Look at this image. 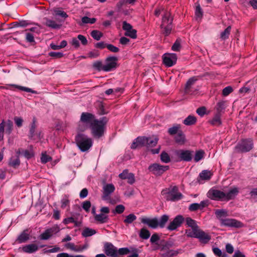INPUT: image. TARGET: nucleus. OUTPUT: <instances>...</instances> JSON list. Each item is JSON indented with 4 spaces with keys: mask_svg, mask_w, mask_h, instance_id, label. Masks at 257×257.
Listing matches in <instances>:
<instances>
[{
    "mask_svg": "<svg viewBox=\"0 0 257 257\" xmlns=\"http://www.w3.org/2000/svg\"><path fill=\"white\" fill-rule=\"evenodd\" d=\"M23 154L24 156L27 159H30L34 156V153L31 151L23 150Z\"/></svg>",
    "mask_w": 257,
    "mask_h": 257,
    "instance_id": "obj_61",
    "label": "nucleus"
},
{
    "mask_svg": "<svg viewBox=\"0 0 257 257\" xmlns=\"http://www.w3.org/2000/svg\"><path fill=\"white\" fill-rule=\"evenodd\" d=\"M226 107V101L220 100L217 102L215 106L217 113H221Z\"/></svg>",
    "mask_w": 257,
    "mask_h": 257,
    "instance_id": "obj_32",
    "label": "nucleus"
},
{
    "mask_svg": "<svg viewBox=\"0 0 257 257\" xmlns=\"http://www.w3.org/2000/svg\"><path fill=\"white\" fill-rule=\"evenodd\" d=\"M207 196L212 200H225V193L216 189H210L207 193Z\"/></svg>",
    "mask_w": 257,
    "mask_h": 257,
    "instance_id": "obj_9",
    "label": "nucleus"
},
{
    "mask_svg": "<svg viewBox=\"0 0 257 257\" xmlns=\"http://www.w3.org/2000/svg\"><path fill=\"white\" fill-rule=\"evenodd\" d=\"M175 155L180 161H190L192 158V152L189 150H179L175 152Z\"/></svg>",
    "mask_w": 257,
    "mask_h": 257,
    "instance_id": "obj_8",
    "label": "nucleus"
},
{
    "mask_svg": "<svg viewBox=\"0 0 257 257\" xmlns=\"http://www.w3.org/2000/svg\"><path fill=\"white\" fill-rule=\"evenodd\" d=\"M20 164V160L19 156L16 157H12L9 162V165L15 168H16L19 166Z\"/></svg>",
    "mask_w": 257,
    "mask_h": 257,
    "instance_id": "obj_31",
    "label": "nucleus"
},
{
    "mask_svg": "<svg viewBox=\"0 0 257 257\" xmlns=\"http://www.w3.org/2000/svg\"><path fill=\"white\" fill-rule=\"evenodd\" d=\"M223 226L239 228L243 226V224L239 221L232 218H224L220 222Z\"/></svg>",
    "mask_w": 257,
    "mask_h": 257,
    "instance_id": "obj_14",
    "label": "nucleus"
},
{
    "mask_svg": "<svg viewBox=\"0 0 257 257\" xmlns=\"http://www.w3.org/2000/svg\"><path fill=\"white\" fill-rule=\"evenodd\" d=\"M95 18H90L87 17H83L82 18V22L83 24H94L96 22Z\"/></svg>",
    "mask_w": 257,
    "mask_h": 257,
    "instance_id": "obj_49",
    "label": "nucleus"
},
{
    "mask_svg": "<svg viewBox=\"0 0 257 257\" xmlns=\"http://www.w3.org/2000/svg\"><path fill=\"white\" fill-rule=\"evenodd\" d=\"M37 127L36 120L35 118L33 119V122L31 125L30 129V137L33 138L35 135V131Z\"/></svg>",
    "mask_w": 257,
    "mask_h": 257,
    "instance_id": "obj_38",
    "label": "nucleus"
},
{
    "mask_svg": "<svg viewBox=\"0 0 257 257\" xmlns=\"http://www.w3.org/2000/svg\"><path fill=\"white\" fill-rule=\"evenodd\" d=\"M95 116L89 112H82L81 113L78 130L80 132H84L88 126H90L94 121L96 120Z\"/></svg>",
    "mask_w": 257,
    "mask_h": 257,
    "instance_id": "obj_4",
    "label": "nucleus"
},
{
    "mask_svg": "<svg viewBox=\"0 0 257 257\" xmlns=\"http://www.w3.org/2000/svg\"><path fill=\"white\" fill-rule=\"evenodd\" d=\"M117 59L115 57H109L106 60V64L102 67V70L110 71L116 67Z\"/></svg>",
    "mask_w": 257,
    "mask_h": 257,
    "instance_id": "obj_13",
    "label": "nucleus"
},
{
    "mask_svg": "<svg viewBox=\"0 0 257 257\" xmlns=\"http://www.w3.org/2000/svg\"><path fill=\"white\" fill-rule=\"evenodd\" d=\"M146 137H138L134 140L131 147L133 149L137 148V145H136V143H138L139 147L146 146Z\"/></svg>",
    "mask_w": 257,
    "mask_h": 257,
    "instance_id": "obj_24",
    "label": "nucleus"
},
{
    "mask_svg": "<svg viewBox=\"0 0 257 257\" xmlns=\"http://www.w3.org/2000/svg\"><path fill=\"white\" fill-rule=\"evenodd\" d=\"M215 214L220 222L228 215V212L225 209H216L215 210Z\"/></svg>",
    "mask_w": 257,
    "mask_h": 257,
    "instance_id": "obj_25",
    "label": "nucleus"
},
{
    "mask_svg": "<svg viewBox=\"0 0 257 257\" xmlns=\"http://www.w3.org/2000/svg\"><path fill=\"white\" fill-rule=\"evenodd\" d=\"M137 219V217L134 214H130L126 216L124 222L127 224L132 223Z\"/></svg>",
    "mask_w": 257,
    "mask_h": 257,
    "instance_id": "obj_45",
    "label": "nucleus"
},
{
    "mask_svg": "<svg viewBox=\"0 0 257 257\" xmlns=\"http://www.w3.org/2000/svg\"><path fill=\"white\" fill-rule=\"evenodd\" d=\"M199 228H197L186 230V234L188 237L196 238L199 231Z\"/></svg>",
    "mask_w": 257,
    "mask_h": 257,
    "instance_id": "obj_34",
    "label": "nucleus"
},
{
    "mask_svg": "<svg viewBox=\"0 0 257 257\" xmlns=\"http://www.w3.org/2000/svg\"><path fill=\"white\" fill-rule=\"evenodd\" d=\"M125 209V207L123 205H118L115 207V210L113 211L114 213L120 214L122 213Z\"/></svg>",
    "mask_w": 257,
    "mask_h": 257,
    "instance_id": "obj_54",
    "label": "nucleus"
},
{
    "mask_svg": "<svg viewBox=\"0 0 257 257\" xmlns=\"http://www.w3.org/2000/svg\"><path fill=\"white\" fill-rule=\"evenodd\" d=\"M160 239V237L157 233L153 234L151 237L150 241L152 243H156Z\"/></svg>",
    "mask_w": 257,
    "mask_h": 257,
    "instance_id": "obj_64",
    "label": "nucleus"
},
{
    "mask_svg": "<svg viewBox=\"0 0 257 257\" xmlns=\"http://www.w3.org/2000/svg\"><path fill=\"white\" fill-rule=\"evenodd\" d=\"M10 86L15 87V88H18L19 89H20L21 90L24 91L26 92H31L32 93H34V94L37 93V92L36 91L33 90V89H32L30 88H28V87L21 86H19L18 85H16V84H11V85H10Z\"/></svg>",
    "mask_w": 257,
    "mask_h": 257,
    "instance_id": "obj_37",
    "label": "nucleus"
},
{
    "mask_svg": "<svg viewBox=\"0 0 257 257\" xmlns=\"http://www.w3.org/2000/svg\"><path fill=\"white\" fill-rule=\"evenodd\" d=\"M161 160L162 162L168 163L170 161L169 155L166 152H163L161 154Z\"/></svg>",
    "mask_w": 257,
    "mask_h": 257,
    "instance_id": "obj_47",
    "label": "nucleus"
},
{
    "mask_svg": "<svg viewBox=\"0 0 257 257\" xmlns=\"http://www.w3.org/2000/svg\"><path fill=\"white\" fill-rule=\"evenodd\" d=\"M5 127V122L3 120L0 123V141H3L4 139Z\"/></svg>",
    "mask_w": 257,
    "mask_h": 257,
    "instance_id": "obj_53",
    "label": "nucleus"
},
{
    "mask_svg": "<svg viewBox=\"0 0 257 257\" xmlns=\"http://www.w3.org/2000/svg\"><path fill=\"white\" fill-rule=\"evenodd\" d=\"M118 176L121 179H127V183L130 184H133L135 182L134 174L129 173L126 169L123 170L121 173L119 174Z\"/></svg>",
    "mask_w": 257,
    "mask_h": 257,
    "instance_id": "obj_17",
    "label": "nucleus"
},
{
    "mask_svg": "<svg viewBox=\"0 0 257 257\" xmlns=\"http://www.w3.org/2000/svg\"><path fill=\"white\" fill-rule=\"evenodd\" d=\"M231 27L228 26L223 32L220 34V38L222 40H225L227 39L230 33Z\"/></svg>",
    "mask_w": 257,
    "mask_h": 257,
    "instance_id": "obj_43",
    "label": "nucleus"
},
{
    "mask_svg": "<svg viewBox=\"0 0 257 257\" xmlns=\"http://www.w3.org/2000/svg\"><path fill=\"white\" fill-rule=\"evenodd\" d=\"M180 128V125L177 124L168 130V132L170 135H175L177 133L178 130Z\"/></svg>",
    "mask_w": 257,
    "mask_h": 257,
    "instance_id": "obj_50",
    "label": "nucleus"
},
{
    "mask_svg": "<svg viewBox=\"0 0 257 257\" xmlns=\"http://www.w3.org/2000/svg\"><path fill=\"white\" fill-rule=\"evenodd\" d=\"M54 12L56 15L59 16L62 18H66L68 17L67 14L64 11L60 10H56Z\"/></svg>",
    "mask_w": 257,
    "mask_h": 257,
    "instance_id": "obj_60",
    "label": "nucleus"
},
{
    "mask_svg": "<svg viewBox=\"0 0 257 257\" xmlns=\"http://www.w3.org/2000/svg\"><path fill=\"white\" fill-rule=\"evenodd\" d=\"M39 249L38 246L36 244H29L24 246L22 247V250L28 253H32L36 252Z\"/></svg>",
    "mask_w": 257,
    "mask_h": 257,
    "instance_id": "obj_23",
    "label": "nucleus"
},
{
    "mask_svg": "<svg viewBox=\"0 0 257 257\" xmlns=\"http://www.w3.org/2000/svg\"><path fill=\"white\" fill-rule=\"evenodd\" d=\"M163 62L167 67H171L176 64L177 57L176 54L166 53L163 55Z\"/></svg>",
    "mask_w": 257,
    "mask_h": 257,
    "instance_id": "obj_11",
    "label": "nucleus"
},
{
    "mask_svg": "<svg viewBox=\"0 0 257 257\" xmlns=\"http://www.w3.org/2000/svg\"><path fill=\"white\" fill-rule=\"evenodd\" d=\"M181 45L180 41L177 40L172 47V50L174 51H179L180 49Z\"/></svg>",
    "mask_w": 257,
    "mask_h": 257,
    "instance_id": "obj_57",
    "label": "nucleus"
},
{
    "mask_svg": "<svg viewBox=\"0 0 257 257\" xmlns=\"http://www.w3.org/2000/svg\"><path fill=\"white\" fill-rule=\"evenodd\" d=\"M177 254V252L173 250L167 251L166 253L163 254L164 257H172Z\"/></svg>",
    "mask_w": 257,
    "mask_h": 257,
    "instance_id": "obj_63",
    "label": "nucleus"
},
{
    "mask_svg": "<svg viewBox=\"0 0 257 257\" xmlns=\"http://www.w3.org/2000/svg\"><path fill=\"white\" fill-rule=\"evenodd\" d=\"M196 238L201 242L206 243L211 239V236L199 228Z\"/></svg>",
    "mask_w": 257,
    "mask_h": 257,
    "instance_id": "obj_20",
    "label": "nucleus"
},
{
    "mask_svg": "<svg viewBox=\"0 0 257 257\" xmlns=\"http://www.w3.org/2000/svg\"><path fill=\"white\" fill-rule=\"evenodd\" d=\"M187 224L191 227V228H199L198 226L196 224L195 220H193L191 218H187L186 219Z\"/></svg>",
    "mask_w": 257,
    "mask_h": 257,
    "instance_id": "obj_44",
    "label": "nucleus"
},
{
    "mask_svg": "<svg viewBox=\"0 0 257 257\" xmlns=\"http://www.w3.org/2000/svg\"><path fill=\"white\" fill-rule=\"evenodd\" d=\"M44 25L47 27H49L54 29H60L61 27V25L57 23L56 21L49 19L48 18H45L44 19Z\"/></svg>",
    "mask_w": 257,
    "mask_h": 257,
    "instance_id": "obj_22",
    "label": "nucleus"
},
{
    "mask_svg": "<svg viewBox=\"0 0 257 257\" xmlns=\"http://www.w3.org/2000/svg\"><path fill=\"white\" fill-rule=\"evenodd\" d=\"M203 16V12L199 5L196 6L195 10V17L197 20L200 21Z\"/></svg>",
    "mask_w": 257,
    "mask_h": 257,
    "instance_id": "obj_41",
    "label": "nucleus"
},
{
    "mask_svg": "<svg viewBox=\"0 0 257 257\" xmlns=\"http://www.w3.org/2000/svg\"><path fill=\"white\" fill-rule=\"evenodd\" d=\"M107 122L106 117H102L97 119L90 126L92 135L95 138L99 139L102 137L105 130V125Z\"/></svg>",
    "mask_w": 257,
    "mask_h": 257,
    "instance_id": "obj_1",
    "label": "nucleus"
},
{
    "mask_svg": "<svg viewBox=\"0 0 257 257\" xmlns=\"http://www.w3.org/2000/svg\"><path fill=\"white\" fill-rule=\"evenodd\" d=\"M182 197V194L178 192V188L176 186L170 188L166 195V199L172 201L180 200Z\"/></svg>",
    "mask_w": 257,
    "mask_h": 257,
    "instance_id": "obj_6",
    "label": "nucleus"
},
{
    "mask_svg": "<svg viewBox=\"0 0 257 257\" xmlns=\"http://www.w3.org/2000/svg\"><path fill=\"white\" fill-rule=\"evenodd\" d=\"M169 169L168 166L161 165L154 163L149 166L148 170L156 176H160Z\"/></svg>",
    "mask_w": 257,
    "mask_h": 257,
    "instance_id": "obj_7",
    "label": "nucleus"
},
{
    "mask_svg": "<svg viewBox=\"0 0 257 257\" xmlns=\"http://www.w3.org/2000/svg\"><path fill=\"white\" fill-rule=\"evenodd\" d=\"M94 219L96 221L100 223H104L108 221V217L107 215L100 213L99 214H96L94 216Z\"/></svg>",
    "mask_w": 257,
    "mask_h": 257,
    "instance_id": "obj_27",
    "label": "nucleus"
},
{
    "mask_svg": "<svg viewBox=\"0 0 257 257\" xmlns=\"http://www.w3.org/2000/svg\"><path fill=\"white\" fill-rule=\"evenodd\" d=\"M232 91L233 89L231 86H227L222 90V95L224 96H226L228 95Z\"/></svg>",
    "mask_w": 257,
    "mask_h": 257,
    "instance_id": "obj_55",
    "label": "nucleus"
},
{
    "mask_svg": "<svg viewBox=\"0 0 257 257\" xmlns=\"http://www.w3.org/2000/svg\"><path fill=\"white\" fill-rule=\"evenodd\" d=\"M212 175V174L210 171L208 170H204L200 173L199 178L198 179V181L201 183V180L206 181L209 180L211 178Z\"/></svg>",
    "mask_w": 257,
    "mask_h": 257,
    "instance_id": "obj_26",
    "label": "nucleus"
},
{
    "mask_svg": "<svg viewBox=\"0 0 257 257\" xmlns=\"http://www.w3.org/2000/svg\"><path fill=\"white\" fill-rule=\"evenodd\" d=\"M140 236L143 239H147L150 236V233L148 229L144 228L140 231Z\"/></svg>",
    "mask_w": 257,
    "mask_h": 257,
    "instance_id": "obj_39",
    "label": "nucleus"
},
{
    "mask_svg": "<svg viewBox=\"0 0 257 257\" xmlns=\"http://www.w3.org/2000/svg\"><path fill=\"white\" fill-rule=\"evenodd\" d=\"M253 148V142L251 139L242 140L236 146L235 149L238 153H246L250 151Z\"/></svg>",
    "mask_w": 257,
    "mask_h": 257,
    "instance_id": "obj_5",
    "label": "nucleus"
},
{
    "mask_svg": "<svg viewBox=\"0 0 257 257\" xmlns=\"http://www.w3.org/2000/svg\"><path fill=\"white\" fill-rule=\"evenodd\" d=\"M95 230L90 228H85L83 229L82 235L84 237H88L92 236L96 233Z\"/></svg>",
    "mask_w": 257,
    "mask_h": 257,
    "instance_id": "obj_36",
    "label": "nucleus"
},
{
    "mask_svg": "<svg viewBox=\"0 0 257 257\" xmlns=\"http://www.w3.org/2000/svg\"><path fill=\"white\" fill-rule=\"evenodd\" d=\"M77 147L81 151H87L92 146V140L87 136L83 134H78L75 137Z\"/></svg>",
    "mask_w": 257,
    "mask_h": 257,
    "instance_id": "obj_3",
    "label": "nucleus"
},
{
    "mask_svg": "<svg viewBox=\"0 0 257 257\" xmlns=\"http://www.w3.org/2000/svg\"><path fill=\"white\" fill-rule=\"evenodd\" d=\"M169 219V216L167 215H163L161 216L160 220H158L159 226L163 228Z\"/></svg>",
    "mask_w": 257,
    "mask_h": 257,
    "instance_id": "obj_40",
    "label": "nucleus"
},
{
    "mask_svg": "<svg viewBox=\"0 0 257 257\" xmlns=\"http://www.w3.org/2000/svg\"><path fill=\"white\" fill-rule=\"evenodd\" d=\"M29 239V234L26 231H24L18 237L17 240L19 243L26 242Z\"/></svg>",
    "mask_w": 257,
    "mask_h": 257,
    "instance_id": "obj_35",
    "label": "nucleus"
},
{
    "mask_svg": "<svg viewBox=\"0 0 257 257\" xmlns=\"http://www.w3.org/2000/svg\"><path fill=\"white\" fill-rule=\"evenodd\" d=\"M103 34L101 32L97 30H93L91 32V37L96 40H99L102 37Z\"/></svg>",
    "mask_w": 257,
    "mask_h": 257,
    "instance_id": "obj_42",
    "label": "nucleus"
},
{
    "mask_svg": "<svg viewBox=\"0 0 257 257\" xmlns=\"http://www.w3.org/2000/svg\"><path fill=\"white\" fill-rule=\"evenodd\" d=\"M60 228L58 225H55L53 227L46 229L40 235V238L42 240H47L49 239L53 234L56 233L60 231Z\"/></svg>",
    "mask_w": 257,
    "mask_h": 257,
    "instance_id": "obj_10",
    "label": "nucleus"
},
{
    "mask_svg": "<svg viewBox=\"0 0 257 257\" xmlns=\"http://www.w3.org/2000/svg\"><path fill=\"white\" fill-rule=\"evenodd\" d=\"M173 17L171 13L168 11H165L163 13L160 28L162 33L165 36H168L172 29Z\"/></svg>",
    "mask_w": 257,
    "mask_h": 257,
    "instance_id": "obj_2",
    "label": "nucleus"
},
{
    "mask_svg": "<svg viewBox=\"0 0 257 257\" xmlns=\"http://www.w3.org/2000/svg\"><path fill=\"white\" fill-rule=\"evenodd\" d=\"M184 220V217L182 215H177L175 217L172 221H171L167 226V229L169 230H174L179 227Z\"/></svg>",
    "mask_w": 257,
    "mask_h": 257,
    "instance_id": "obj_16",
    "label": "nucleus"
},
{
    "mask_svg": "<svg viewBox=\"0 0 257 257\" xmlns=\"http://www.w3.org/2000/svg\"><path fill=\"white\" fill-rule=\"evenodd\" d=\"M77 39L79 41H80L81 42V44L85 46L88 43V41L86 38L82 35H78L77 36Z\"/></svg>",
    "mask_w": 257,
    "mask_h": 257,
    "instance_id": "obj_58",
    "label": "nucleus"
},
{
    "mask_svg": "<svg viewBox=\"0 0 257 257\" xmlns=\"http://www.w3.org/2000/svg\"><path fill=\"white\" fill-rule=\"evenodd\" d=\"M51 157L47 155L46 153H43L41 157V162L43 163H46L51 160Z\"/></svg>",
    "mask_w": 257,
    "mask_h": 257,
    "instance_id": "obj_51",
    "label": "nucleus"
},
{
    "mask_svg": "<svg viewBox=\"0 0 257 257\" xmlns=\"http://www.w3.org/2000/svg\"><path fill=\"white\" fill-rule=\"evenodd\" d=\"M141 222L143 223L147 224L152 228H156L159 226L158 220L157 218L151 219L148 217H143L141 219Z\"/></svg>",
    "mask_w": 257,
    "mask_h": 257,
    "instance_id": "obj_19",
    "label": "nucleus"
},
{
    "mask_svg": "<svg viewBox=\"0 0 257 257\" xmlns=\"http://www.w3.org/2000/svg\"><path fill=\"white\" fill-rule=\"evenodd\" d=\"M204 154V152L202 150L197 151L195 155L194 161L197 162L201 160L203 158Z\"/></svg>",
    "mask_w": 257,
    "mask_h": 257,
    "instance_id": "obj_48",
    "label": "nucleus"
},
{
    "mask_svg": "<svg viewBox=\"0 0 257 257\" xmlns=\"http://www.w3.org/2000/svg\"><path fill=\"white\" fill-rule=\"evenodd\" d=\"M238 193V188L234 187L230 188L229 191L225 193V200L228 201L229 200L233 199L237 195Z\"/></svg>",
    "mask_w": 257,
    "mask_h": 257,
    "instance_id": "obj_21",
    "label": "nucleus"
},
{
    "mask_svg": "<svg viewBox=\"0 0 257 257\" xmlns=\"http://www.w3.org/2000/svg\"><path fill=\"white\" fill-rule=\"evenodd\" d=\"M115 187L112 184H106L103 187V199H107V197L114 192Z\"/></svg>",
    "mask_w": 257,
    "mask_h": 257,
    "instance_id": "obj_18",
    "label": "nucleus"
},
{
    "mask_svg": "<svg viewBox=\"0 0 257 257\" xmlns=\"http://www.w3.org/2000/svg\"><path fill=\"white\" fill-rule=\"evenodd\" d=\"M5 126L6 127V133L10 135L11 133L13 130V122L10 120H8L7 123L6 124H5Z\"/></svg>",
    "mask_w": 257,
    "mask_h": 257,
    "instance_id": "obj_52",
    "label": "nucleus"
},
{
    "mask_svg": "<svg viewBox=\"0 0 257 257\" xmlns=\"http://www.w3.org/2000/svg\"><path fill=\"white\" fill-rule=\"evenodd\" d=\"M122 29L125 31L124 35L133 39L137 37V31L133 28L132 26L126 21L122 22Z\"/></svg>",
    "mask_w": 257,
    "mask_h": 257,
    "instance_id": "obj_12",
    "label": "nucleus"
},
{
    "mask_svg": "<svg viewBox=\"0 0 257 257\" xmlns=\"http://www.w3.org/2000/svg\"><path fill=\"white\" fill-rule=\"evenodd\" d=\"M130 251L129 249L127 247L120 248L117 250V254L118 253L120 255L127 254Z\"/></svg>",
    "mask_w": 257,
    "mask_h": 257,
    "instance_id": "obj_62",
    "label": "nucleus"
},
{
    "mask_svg": "<svg viewBox=\"0 0 257 257\" xmlns=\"http://www.w3.org/2000/svg\"><path fill=\"white\" fill-rule=\"evenodd\" d=\"M197 80L196 77H192L189 79L187 81L185 86V92L189 93V90L191 88L192 86L194 84L195 82Z\"/></svg>",
    "mask_w": 257,
    "mask_h": 257,
    "instance_id": "obj_30",
    "label": "nucleus"
},
{
    "mask_svg": "<svg viewBox=\"0 0 257 257\" xmlns=\"http://www.w3.org/2000/svg\"><path fill=\"white\" fill-rule=\"evenodd\" d=\"M106 48L111 52L114 53H117L119 51V49L117 47L112 44H107Z\"/></svg>",
    "mask_w": 257,
    "mask_h": 257,
    "instance_id": "obj_59",
    "label": "nucleus"
},
{
    "mask_svg": "<svg viewBox=\"0 0 257 257\" xmlns=\"http://www.w3.org/2000/svg\"><path fill=\"white\" fill-rule=\"evenodd\" d=\"M176 142L179 144H183L185 142V137L182 132L178 133L175 137Z\"/></svg>",
    "mask_w": 257,
    "mask_h": 257,
    "instance_id": "obj_46",
    "label": "nucleus"
},
{
    "mask_svg": "<svg viewBox=\"0 0 257 257\" xmlns=\"http://www.w3.org/2000/svg\"><path fill=\"white\" fill-rule=\"evenodd\" d=\"M104 251L109 256L115 257L117 255V249L111 243L106 242L104 245Z\"/></svg>",
    "mask_w": 257,
    "mask_h": 257,
    "instance_id": "obj_15",
    "label": "nucleus"
},
{
    "mask_svg": "<svg viewBox=\"0 0 257 257\" xmlns=\"http://www.w3.org/2000/svg\"><path fill=\"white\" fill-rule=\"evenodd\" d=\"M221 114L219 113H216L212 119L210 120V123L213 125L219 126L221 124V121L220 119Z\"/></svg>",
    "mask_w": 257,
    "mask_h": 257,
    "instance_id": "obj_28",
    "label": "nucleus"
},
{
    "mask_svg": "<svg viewBox=\"0 0 257 257\" xmlns=\"http://www.w3.org/2000/svg\"><path fill=\"white\" fill-rule=\"evenodd\" d=\"M146 146L147 147H153L156 145L158 143V139L156 137L146 138Z\"/></svg>",
    "mask_w": 257,
    "mask_h": 257,
    "instance_id": "obj_29",
    "label": "nucleus"
},
{
    "mask_svg": "<svg viewBox=\"0 0 257 257\" xmlns=\"http://www.w3.org/2000/svg\"><path fill=\"white\" fill-rule=\"evenodd\" d=\"M196 122V118L193 115H189L184 120L183 123L186 125H191L195 124Z\"/></svg>",
    "mask_w": 257,
    "mask_h": 257,
    "instance_id": "obj_33",
    "label": "nucleus"
},
{
    "mask_svg": "<svg viewBox=\"0 0 257 257\" xmlns=\"http://www.w3.org/2000/svg\"><path fill=\"white\" fill-rule=\"evenodd\" d=\"M49 56L55 58H60L64 56L63 53L56 52H51L49 54Z\"/></svg>",
    "mask_w": 257,
    "mask_h": 257,
    "instance_id": "obj_56",
    "label": "nucleus"
}]
</instances>
